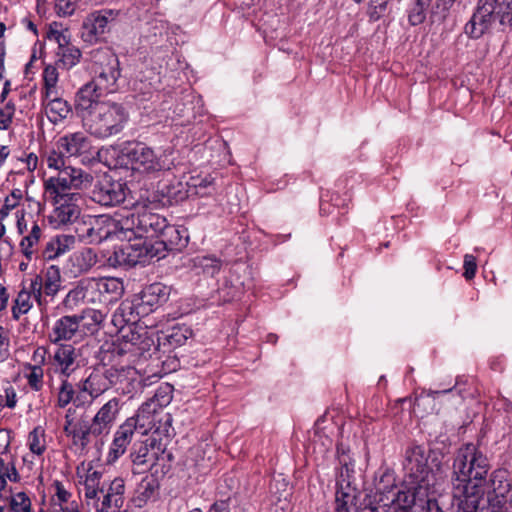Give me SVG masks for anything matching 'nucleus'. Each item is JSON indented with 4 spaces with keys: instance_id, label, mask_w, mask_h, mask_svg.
<instances>
[{
    "instance_id": "1",
    "label": "nucleus",
    "mask_w": 512,
    "mask_h": 512,
    "mask_svg": "<svg viewBox=\"0 0 512 512\" xmlns=\"http://www.w3.org/2000/svg\"><path fill=\"white\" fill-rule=\"evenodd\" d=\"M487 456L474 443L462 445L455 453L450 476L452 502L483 499L490 470Z\"/></svg>"
},
{
    "instance_id": "2",
    "label": "nucleus",
    "mask_w": 512,
    "mask_h": 512,
    "mask_svg": "<svg viewBox=\"0 0 512 512\" xmlns=\"http://www.w3.org/2000/svg\"><path fill=\"white\" fill-rule=\"evenodd\" d=\"M496 24L512 30V0H479L464 32L472 39H479Z\"/></svg>"
},
{
    "instance_id": "3",
    "label": "nucleus",
    "mask_w": 512,
    "mask_h": 512,
    "mask_svg": "<svg viewBox=\"0 0 512 512\" xmlns=\"http://www.w3.org/2000/svg\"><path fill=\"white\" fill-rule=\"evenodd\" d=\"M83 125L96 138L105 139L119 134L128 121L125 108L115 102L104 101L94 109L83 113Z\"/></svg>"
},
{
    "instance_id": "4",
    "label": "nucleus",
    "mask_w": 512,
    "mask_h": 512,
    "mask_svg": "<svg viewBox=\"0 0 512 512\" xmlns=\"http://www.w3.org/2000/svg\"><path fill=\"white\" fill-rule=\"evenodd\" d=\"M42 79V107L45 115L52 124H60L71 116L72 106L67 100L61 97L57 68L53 65H47L44 68Z\"/></svg>"
},
{
    "instance_id": "5",
    "label": "nucleus",
    "mask_w": 512,
    "mask_h": 512,
    "mask_svg": "<svg viewBox=\"0 0 512 512\" xmlns=\"http://www.w3.org/2000/svg\"><path fill=\"white\" fill-rule=\"evenodd\" d=\"M124 156L131 165V169L144 176L157 177L173 166L166 151L154 149L141 142L125 148Z\"/></svg>"
},
{
    "instance_id": "6",
    "label": "nucleus",
    "mask_w": 512,
    "mask_h": 512,
    "mask_svg": "<svg viewBox=\"0 0 512 512\" xmlns=\"http://www.w3.org/2000/svg\"><path fill=\"white\" fill-rule=\"evenodd\" d=\"M428 459V452L421 445L413 444L405 450L404 480L405 483L419 485L420 495L430 491L435 483V475L428 464Z\"/></svg>"
},
{
    "instance_id": "7",
    "label": "nucleus",
    "mask_w": 512,
    "mask_h": 512,
    "mask_svg": "<svg viewBox=\"0 0 512 512\" xmlns=\"http://www.w3.org/2000/svg\"><path fill=\"white\" fill-rule=\"evenodd\" d=\"M93 176L77 167L68 165L66 169L50 175L43 180L44 195L68 196V194H81L80 191L91 187Z\"/></svg>"
},
{
    "instance_id": "8",
    "label": "nucleus",
    "mask_w": 512,
    "mask_h": 512,
    "mask_svg": "<svg viewBox=\"0 0 512 512\" xmlns=\"http://www.w3.org/2000/svg\"><path fill=\"white\" fill-rule=\"evenodd\" d=\"M93 73L91 80L98 85V90L111 94L120 89L121 68L116 54L109 51L100 52L93 64Z\"/></svg>"
},
{
    "instance_id": "9",
    "label": "nucleus",
    "mask_w": 512,
    "mask_h": 512,
    "mask_svg": "<svg viewBox=\"0 0 512 512\" xmlns=\"http://www.w3.org/2000/svg\"><path fill=\"white\" fill-rule=\"evenodd\" d=\"M354 465L343 463L336 477L335 512H353L360 491L354 483Z\"/></svg>"
},
{
    "instance_id": "10",
    "label": "nucleus",
    "mask_w": 512,
    "mask_h": 512,
    "mask_svg": "<svg viewBox=\"0 0 512 512\" xmlns=\"http://www.w3.org/2000/svg\"><path fill=\"white\" fill-rule=\"evenodd\" d=\"M54 209L49 216L50 223L56 228L73 223L78 219L81 213L80 201L82 194H68L55 197L54 195H44Z\"/></svg>"
},
{
    "instance_id": "11",
    "label": "nucleus",
    "mask_w": 512,
    "mask_h": 512,
    "mask_svg": "<svg viewBox=\"0 0 512 512\" xmlns=\"http://www.w3.org/2000/svg\"><path fill=\"white\" fill-rule=\"evenodd\" d=\"M91 186L90 199L101 206H116L124 202L126 198V184L114 180L107 174H104Z\"/></svg>"
},
{
    "instance_id": "12",
    "label": "nucleus",
    "mask_w": 512,
    "mask_h": 512,
    "mask_svg": "<svg viewBox=\"0 0 512 512\" xmlns=\"http://www.w3.org/2000/svg\"><path fill=\"white\" fill-rule=\"evenodd\" d=\"M120 14L119 10L104 8L90 13L83 21L81 37L90 44L96 43L107 31L109 24Z\"/></svg>"
},
{
    "instance_id": "13",
    "label": "nucleus",
    "mask_w": 512,
    "mask_h": 512,
    "mask_svg": "<svg viewBox=\"0 0 512 512\" xmlns=\"http://www.w3.org/2000/svg\"><path fill=\"white\" fill-rule=\"evenodd\" d=\"M169 402L170 396L158 390L152 398L139 407L135 416L127 420L132 421V424H135V429L141 434H147L155 427L158 411Z\"/></svg>"
},
{
    "instance_id": "14",
    "label": "nucleus",
    "mask_w": 512,
    "mask_h": 512,
    "mask_svg": "<svg viewBox=\"0 0 512 512\" xmlns=\"http://www.w3.org/2000/svg\"><path fill=\"white\" fill-rule=\"evenodd\" d=\"M169 402L170 396L158 390L152 398L139 407L135 416L127 420L132 421V424H135V429L141 434H147L155 427L158 411Z\"/></svg>"
},
{
    "instance_id": "15",
    "label": "nucleus",
    "mask_w": 512,
    "mask_h": 512,
    "mask_svg": "<svg viewBox=\"0 0 512 512\" xmlns=\"http://www.w3.org/2000/svg\"><path fill=\"white\" fill-rule=\"evenodd\" d=\"M61 273L56 265H50L36 274L30 283L33 297L42 305L43 295L54 297L61 288Z\"/></svg>"
},
{
    "instance_id": "16",
    "label": "nucleus",
    "mask_w": 512,
    "mask_h": 512,
    "mask_svg": "<svg viewBox=\"0 0 512 512\" xmlns=\"http://www.w3.org/2000/svg\"><path fill=\"white\" fill-rule=\"evenodd\" d=\"M49 363L55 374L68 379L81 367V354L73 345L61 344L55 349Z\"/></svg>"
},
{
    "instance_id": "17",
    "label": "nucleus",
    "mask_w": 512,
    "mask_h": 512,
    "mask_svg": "<svg viewBox=\"0 0 512 512\" xmlns=\"http://www.w3.org/2000/svg\"><path fill=\"white\" fill-rule=\"evenodd\" d=\"M88 286L91 289L89 302L110 304L118 301L123 292V282L114 277H103L99 279H88Z\"/></svg>"
},
{
    "instance_id": "18",
    "label": "nucleus",
    "mask_w": 512,
    "mask_h": 512,
    "mask_svg": "<svg viewBox=\"0 0 512 512\" xmlns=\"http://www.w3.org/2000/svg\"><path fill=\"white\" fill-rule=\"evenodd\" d=\"M430 491H425L420 495L419 485L405 483L403 480L402 488L397 489L389 499L393 505V512H412L416 505L423 506L428 501Z\"/></svg>"
},
{
    "instance_id": "19",
    "label": "nucleus",
    "mask_w": 512,
    "mask_h": 512,
    "mask_svg": "<svg viewBox=\"0 0 512 512\" xmlns=\"http://www.w3.org/2000/svg\"><path fill=\"white\" fill-rule=\"evenodd\" d=\"M157 444V439L150 437L146 442H140L134 444L130 458L135 467L140 472H144L154 466L158 460L160 452H164V449Z\"/></svg>"
},
{
    "instance_id": "20",
    "label": "nucleus",
    "mask_w": 512,
    "mask_h": 512,
    "mask_svg": "<svg viewBox=\"0 0 512 512\" xmlns=\"http://www.w3.org/2000/svg\"><path fill=\"white\" fill-rule=\"evenodd\" d=\"M171 288L163 283L155 282L145 286L136 294L145 313L149 314L166 303L169 299Z\"/></svg>"
},
{
    "instance_id": "21",
    "label": "nucleus",
    "mask_w": 512,
    "mask_h": 512,
    "mask_svg": "<svg viewBox=\"0 0 512 512\" xmlns=\"http://www.w3.org/2000/svg\"><path fill=\"white\" fill-rule=\"evenodd\" d=\"M119 226L117 215H100L87 230V237L91 242H102L109 238L119 239Z\"/></svg>"
},
{
    "instance_id": "22",
    "label": "nucleus",
    "mask_w": 512,
    "mask_h": 512,
    "mask_svg": "<svg viewBox=\"0 0 512 512\" xmlns=\"http://www.w3.org/2000/svg\"><path fill=\"white\" fill-rule=\"evenodd\" d=\"M59 150L67 157H79L91 150V141L83 132H74L60 137L57 141Z\"/></svg>"
},
{
    "instance_id": "23",
    "label": "nucleus",
    "mask_w": 512,
    "mask_h": 512,
    "mask_svg": "<svg viewBox=\"0 0 512 512\" xmlns=\"http://www.w3.org/2000/svg\"><path fill=\"white\" fill-rule=\"evenodd\" d=\"M83 321V316L77 315H65L56 320L51 332L49 333V339L52 343H58L60 341L71 340L78 332L80 323Z\"/></svg>"
},
{
    "instance_id": "24",
    "label": "nucleus",
    "mask_w": 512,
    "mask_h": 512,
    "mask_svg": "<svg viewBox=\"0 0 512 512\" xmlns=\"http://www.w3.org/2000/svg\"><path fill=\"white\" fill-rule=\"evenodd\" d=\"M120 399L112 398L107 401L92 419L94 431L108 434L120 411Z\"/></svg>"
},
{
    "instance_id": "25",
    "label": "nucleus",
    "mask_w": 512,
    "mask_h": 512,
    "mask_svg": "<svg viewBox=\"0 0 512 512\" xmlns=\"http://www.w3.org/2000/svg\"><path fill=\"white\" fill-rule=\"evenodd\" d=\"M106 95L102 90H98V85L90 80L84 84L76 93L75 108L83 118V113H88L94 109L96 104H102L99 98Z\"/></svg>"
},
{
    "instance_id": "26",
    "label": "nucleus",
    "mask_w": 512,
    "mask_h": 512,
    "mask_svg": "<svg viewBox=\"0 0 512 512\" xmlns=\"http://www.w3.org/2000/svg\"><path fill=\"white\" fill-rule=\"evenodd\" d=\"M110 389V381L101 371L92 372L87 378L78 383V390L85 392L91 398L89 404Z\"/></svg>"
},
{
    "instance_id": "27",
    "label": "nucleus",
    "mask_w": 512,
    "mask_h": 512,
    "mask_svg": "<svg viewBox=\"0 0 512 512\" xmlns=\"http://www.w3.org/2000/svg\"><path fill=\"white\" fill-rule=\"evenodd\" d=\"M137 222L140 226L141 238H158L161 230L164 229L167 222L166 218L153 213L145 208L140 210V220Z\"/></svg>"
},
{
    "instance_id": "28",
    "label": "nucleus",
    "mask_w": 512,
    "mask_h": 512,
    "mask_svg": "<svg viewBox=\"0 0 512 512\" xmlns=\"http://www.w3.org/2000/svg\"><path fill=\"white\" fill-rule=\"evenodd\" d=\"M119 226V240L131 241L134 238H141V229L137 220H140V210L136 212L116 213Z\"/></svg>"
},
{
    "instance_id": "29",
    "label": "nucleus",
    "mask_w": 512,
    "mask_h": 512,
    "mask_svg": "<svg viewBox=\"0 0 512 512\" xmlns=\"http://www.w3.org/2000/svg\"><path fill=\"white\" fill-rule=\"evenodd\" d=\"M74 244V236L57 235L45 243L42 250V256L46 260H53L71 250Z\"/></svg>"
},
{
    "instance_id": "30",
    "label": "nucleus",
    "mask_w": 512,
    "mask_h": 512,
    "mask_svg": "<svg viewBox=\"0 0 512 512\" xmlns=\"http://www.w3.org/2000/svg\"><path fill=\"white\" fill-rule=\"evenodd\" d=\"M155 244L161 246L163 250L173 251L180 250L185 247L187 240L183 238L176 226L170 225L166 222L165 227L161 230Z\"/></svg>"
},
{
    "instance_id": "31",
    "label": "nucleus",
    "mask_w": 512,
    "mask_h": 512,
    "mask_svg": "<svg viewBox=\"0 0 512 512\" xmlns=\"http://www.w3.org/2000/svg\"><path fill=\"white\" fill-rule=\"evenodd\" d=\"M192 336V330L185 325H176L158 336L159 345H168L170 348L182 346Z\"/></svg>"
},
{
    "instance_id": "32",
    "label": "nucleus",
    "mask_w": 512,
    "mask_h": 512,
    "mask_svg": "<svg viewBox=\"0 0 512 512\" xmlns=\"http://www.w3.org/2000/svg\"><path fill=\"white\" fill-rule=\"evenodd\" d=\"M97 255L91 248H84L70 256L71 272L75 275L89 271L97 263Z\"/></svg>"
},
{
    "instance_id": "33",
    "label": "nucleus",
    "mask_w": 512,
    "mask_h": 512,
    "mask_svg": "<svg viewBox=\"0 0 512 512\" xmlns=\"http://www.w3.org/2000/svg\"><path fill=\"white\" fill-rule=\"evenodd\" d=\"M100 435L102 434L99 431H94V424L92 422L87 423L82 421L76 423L73 426V430H71L70 434L67 436L71 437L75 446L83 450L91 442L92 436L98 437Z\"/></svg>"
},
{
    "instance_id": "34",
    "label": "nucleus",
    "mask_w": 512,
    "mask_h": 512,
    "mask_svg": "<svg viewBox=\"0 0 512 512\" xmlns=\"http://www.w3.org/2000/svg\"><path fill=\"white\" fill-rule=\"evenodd\" d=\"M192 269L196 274L213 277L222 268V260L213 255H198L191 260Z\"/></svg>"
},
{
    "instance_id": "35",
    "label": "nucleus",
    "mask_w": 512,
    "mask_h": 512,
    "mask_svg": "<svg viewBox=\"0 0 512 512\" xmlns=\"http://www.w3.org/2000/svg\"><path fill=\"white\" fill-rule=\"evenodd\" d=\"M511 487L508 471L497 469L490 475L487 492L488 494H493L496 498L505 497L510 492Z\"/></svg>"
},
{
    "instance_id": "36",
    "label": "nucleus",
    "mask_w": 512,
    "mask_h": 512,
    "mask_svg": "<svg viewBox=\"0 0 512 512\" xmlns=\"http://www.w3.org/2000/svg\"><path fill=\"white\" fill-rule=\"evenodd\" d=\"M91 297V289L88 286V279L81 281L77 286L71 289L62 301V305L66 310L72 311L79 304Z\"/></svg>"
},
{
    "instance_id": "37",
    "label": "nucleus",
    "mask_w": 512,
    "mask_h": 512,
    "mask_svg": "<svg viewBox=\"0 0 512 512\" xmlns=\"http://www.w3.org/2000/svg\"><path fill=\"white\" fill-rule=\"evenodd\" d=\"M376 492L381 495L380 501L384 502V506H387L390 497L398 489L395 485L394 473L385 470L375 482Z\"/></svg>"
},
{
    "instance_id": "38",
    "label": "nucleus",
    "mask_w": 512,
    "mask_h": 512,
    "mask_svg": "<svg viewBox=\"0 0 512 512\" xmlns=\"http://www.w3.org/2000/svg\"><path fill=\"white\" fill-rule=\"evenodd\" d=\"M56 55L58 57L57 63L65 69H71L77 65L82 57L80 49L70 43L58 48Z\"/></svg>"
},
{
    "instance_id": "39",
    "label": "nucleus",
    "mask_w": 512,
    "mask_h": 512,
    "mask_svg": "<svg viewBox=\"0 0 512 512\" xmlns=\"http://www.w3.org/2000/svg\"><path fill=\"white\" fill-rule=\"evenodd\" d=\"M119 308L124 318H126L130 324H136L140 317L148 315L145 313L136 295H134L131 300L123 301L119 305Z\"/></svg>"
},
{
    "instance_id": "40",
    "label": "nucleus",
    "mask_w": 512,
    "mask_h": 512,
    "mask_svg": "<svg viewBox=\"0 0 512 512\" xmlns=\"http://www.w3.org/2000/svg\"><path fill=\"white\" fill-rule=\"evenodd\" d=\"M188 188L191 191L192 196H205L211 194L214 190V179L211 176H192L187 181Z\"/></svg>"
},
{
    "instance_id": "41",
    "label": "nucleus",
    "mask_w": 512,
    "mask_h": 512,
    "mask_svg": "<svg viewBox=\"0 0 512 512\" xmlns=\"http://www.w3.org/2000/svg\"><path fill=\"white\" fill-rule=\"evenodd\" d=\"M10 495L6 497L8 507L12 512H32V502L25 492H13L9 490Z\"/></svg>"
},
{
    "instance_id": "42",
    "label": "nucleus",
    "mask_w": 512,
    "mask_h": 512,
    "mask_svg": "<svg viewBox=\"0 0 512 512\" xmlns=\"http://www.w3.org/2000/svg\"><path fill=\"white\" fill-rule=\"evenodd\" d=\"M158 488L159 483L156 478L153 476L144 477L136 489L138 500L147 502L156 495Z\"/></svg>"
},
{
    "instance_id": "43",
    "label": "nucleus",
    "mask_w": 512,
    "mask_h": 512,
    "mask_svg": "<svg viewBox=\"0 0 512 512\" xmlns=\"http://www.w3.org/2000/svg\"><path fill=\"white\" fill-rule=\"evenodd\" d=\"M64 155L65 153L59 149L58 151L51 150L43 155L42 162L45 163L47 169L54 171L56 174L58 171L68 167L65 163Z\"/></svg>"
},
{
    "instance_id": "44",
    "label": "nucleus",
    "mask_w": 512,
    "mask_h": 512,
    "mask_svg": "<svg viewBox=\"0 0 512 512\" xmlns=\"http://www.w3.org/2000/svg\"><path fill=\"white\" fill-rule=\"evenodd\" d=\"M74 395L75 389L72 383H70L66 378H61L57 392L56 406L61 409L65 408L72 402Z\"/></svg>"
},
{
    "instance_id": "45",
    "label": "nucleus",
    "mask_w": 512,
    "mask_h": 512,
    "mask_svg": "<svg viewBox=\"0 0 512 512\" xmlns=\"http://www.w3.org/2000/svg\"><path fill=\"white\" fill-rule=\"evenodd\" d=\"M28 444L32 453L41 455L46 449L45 430L41 426L35 427L28 436Z\"/></svg>"
},
{
    "instance_id": "46",
    "label": "nucleus",
    "mask_w": 512,
    "mask_h": 512,
    "mask_svg": "<svg viewBox=\"0 0 512 512\" xmlns=\"http://www.w3.org/2000/svg\"><path fill=\"white\" fill-rule=\"evenodd\" d=\"M42 234L41 228L34 224L29 234L21 241V247L26 257H31L35 253L34 246L38 244Z\"/></svg>"
},
{
    "instance_id": "47",
    "label": "nucleus",
    "mask_w": 512,
    "mask_h": 512,
    "mask_svg": "<svg viewBox=\"0 0 512 512\" xmlns=\"http://www.w3.org/2000/svg\"><path fill=\"white\" fill-rule=\"evenodd\" d=\"M166 194L169 199L175 202L183 201L188 197L192 196L190 189L188 188L187 181H176L166 187Z\"/></svg>"
},
{
    "instance_id": "48",
    "label": "nucleus",
    "mask_w": 512,
    "mask_h": 512,
    "mask_svg": "<svg viewBox=\"0 0 512 512\" xmlns=\"http://www.w3.org/2000/svg\"><path fill=\"white\" fill-rule=\"evenodd\" d=\"M61 25L57 22H53L50 24L49 29L47 31V38L49 40H53L58 44V48H62L63 46L70 43V36L68 35V30L60 29Z\"/></svg>"
},
{
    "instance_id": "49",
    "label": "nucleus",
    "mask_w": 512,
    "mask_h": 512,
    "mask_svg": "<svg viewBox=\"0 0 512 512\" xmlns=\"http://www.w3.org/2000/svg\"><path fill=\"white\" fill-rule=\"evenodd\" d=\"M427 0H417L414 7L409 12V22L411 25L416 26L422 24L426 19Z\"/></svg>"
},
{
    "instance_id": "50",
    "label": "nucleus",
    "mask_w": 512,
    "mask_h": 512,
    "mask_svg": "<svg viewBox=\"0 0 512 512\" xmlns=\"http://www.w3.org/2000/svg\"><path fill=\"white\" fill-rule=\"evenodd\" d=\"M32 292L30 291H21L16 300L15 305L13 307V315L17 319L20 315L27 313L31 308L30 298Z\"/></svg>"
},
{
    "instance_id": "51",
    "label": "nucleus",
    "mask_w": 512,
    "mask_h": 512,
    "mask_svg": "<svg viewBox=\"0 0 512 512\" xmlns=\"http://www.w3.org/2000/svg\"><path fill=\"white\" fill-rule=\"evenodd\" d=\"M30 372L27 374V381L30 388L34 391H40L43 387L44 371L40 366L28 365Z\"/></svg>"
},
{
    "instance_id": "52",
    "label": "nucleus",
    "mask_w": 512,
    "mask_h": 512,
    "mask_svg": "<svg viewBox=\"0 0 512 512\" xmlns=\"http://www.w3.org/2000/svg\"><path fill=\"white\" fill-rule=\"evenodd\" d=\"M105 491L116 497L115 509H118L123 505V502H124L123 495H124V491H125V484H124V480L122 478H115L113 481H111L109 488Z\"/></svg>"
},
{
    "instance_id": "53",
    "label": "nucleus",
    "mask_w": 512,
    "mask_h": 512,
    "mask_svg": "<svg viewBox=\"0 0 512 512\" xmlns=\"http://www.w3.org/2000/svg\"><path fill=\"white\" fill-rule=\"evenodd\" d=\"M129 444L122 439H119L115 434L112 444L110 446V450L108 453V462L116 461L120 456H122Z\"/></svg>"
},
{
    "instance_id": "54",
    "label": "nucleus",
    "mask_w": 512,
    "mask_h": 512,
    "mask_svg": "<svg viewBox=\"0 0 512 512\" xmlns=\"http://www.w3.org/2000/svg\"><path fill=\"white\" fill-rule=\"evenodd\" d=\"M78 5V0H56L55 10L59 16H71Z\"/></svg>"
},
{
    "instance_id": "55",
    "label": "nucleus",
    "mask_w": 512,
    "mask_h": 512,
    "mask_svg": "<svg viewBox=\"0 0 512 512\" xmlns=\"http://www.w3.org/2000/svg\"><path fill=\"white\" fill-rule=\"evenodd\" d=\"M136 431L137 430L135 429V424H132V421L126 420L118 427L115 434L119 439H122L130 444Z\"/></svg>"
},
{
    "instance_id": "56",
    "label": "nucleus",
    "mask_w": 512,
    "mask_h": 512,
    "mask_svg": "<svg viewBox=\"0 0 512 512\" xmlns=\"http://www.w3.org/2000/svg\"><path fill=\"white\" fill-rule=\"evenodd\" d=\"M464 269L465 271L463 276L467 280H471L472 278H474L477 270V263L476 258L473 255L466 254L464 256Z\"/></svg>"
},
{
    "instance_id": "57",
    "label": "nucleus",
    "mask_w": 512,
    "mask_h": 512,
    "mask_svg": "<svg viewBox=\"0 0 512 512\" xmlns=\"http://www.w3.org/2000/svg\"><path fill=\"white\" fill-rule=\"evenodd\" d=\"M53 487L55 488V496L59 501V506L67 503L71 497V493L67 491L60 481H54Z\"/></svg>"
},
{
    "instance_id": "58",
    "label": "nucleus",
    "mask_w": 512,
    "mask_h": 512,
    "mask_svg": "<svg viewBox=\"0 0 512 512\" xmlns=\"http://www.w3.org/2000/svg\"><path fill=\"white\" fill-rule=\"evenodd\" d=\"M15 112V106L11 102L6 103L4 109H2V130H6L9 127V123Z\"/></svg>"
},
{
    "instance_id": "59",
    "label": "nucleus",
    "mask_w": 512,
    "mask_h": 512,
    "mask_svg": "<svg viewBox=\"0 0 512 512\" xmlns=\"http://www.w3.org/2000/svg\"><path fill=\"white\" fill-rule=\"evenodd\" d=\"M6 478L12 482H18L20 475L14 466L7 467L5 472H2V490H6Z\"/></svg>"
},
{
    "instance_id": "60",
    "label": "nucleus",
    "mask_w": 512,
    "mask_h": 512,
    "mask_svg": "<svg viewBox=\"0 0 512 512\" xmlns=\"http://www.w3.org/2000/svg\"><path fill=\"white\" fill-rule=\"evenodd\" d=\"M46 354H47L46 348L37 347L34 350L33 356H32V361L34 362V364H29V365L30 366H40L42 368V366L45 364V361H46Z\"/></svg>"
},
{
    "instance_id": "61",
    "label": "nucleus",
    "mask_w": 512,
    "mask_h": 512,
    "mask_svg": "<svg viewBox=\"0 0 512 512\" xmlns=\"http://www.w3.org/2000/svg\"><path fill=\"white\" fill-rule=\"evenodd\" d=\"M103 494V500L101 503V507L97 508L96 512H109V509L114 507L115 508V499L116 497L114 495L109 494L104 490Z\"/></svg>"
},
{
    "instance_id": "62",
    "label": "nucleus",
    "mask_w": 512,
    "mask_h": 512,
    "mask_svg": "<svg viewBox=\"0 0 512 512\" xmlns=\"http://www.w3.org/2000/svg\"><path fill=\"white\" fill-rule=\"evenodd\" d=\"M112 323L119 330L123 329L126 325L130 324L128 322V320L126 318H124V315H122V313L120 312L119 307L116 309V311L112 315Z\"/></svg>"
},
{
    "instance_id": "63",
    "label": "nucleus",
    "mask_w": 512,
    "mask_h": 512,
    "mask_svg": "<svg viewBox=\"0 0 512 512\" xmlns=\"http://www.w3.org/2000/svg\"><path fill=\"white\" fill-rule=\"evenodd\" d=\"M80 316H83V320L90 318L95 324H100L103 321V314L97 310H84Z\"/></svg>"
},
{
    "instance_id": "64",
    "label": "nucleus",
    "mask_w": 512,
    "mask_h": 512,
    "mask_svg": "<svg viewBox=\"0 0 512 512\" xmlns=\"http://www.w3.org/2000/svg\"><path fill=\"white\" fill-rule=\"evenodd\" d=\"M19 202L15 200V198L6 196L4 199V204L2 206V218L7 215L8 211L13 210L19 206Z\"/></svg>"
}]
</instances>
